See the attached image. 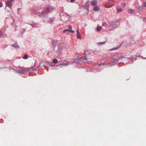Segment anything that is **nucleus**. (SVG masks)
I'll return each mask as SVG.
<instances>
[{
    "label": "nucleus",
    "mask_w": 146,
    "mask_h": 146,
    "mask_svg": "<svg viewBox=\"0 0 146 146\" xmlns=\"http://www.w3.org/2000/svg\"><path fill=\"white\" fill-rule=\"evenodd\" d=\"M54 10V8L51 6H48L47 7L46 10H44L42 13H41V14L46 15L48 13Z\"/></svg>",
    "instance_id": "nucleus-1"
},
{
    "label": "nucleus",
    "mask_w": 146,
    "mask_h": 146,
    "mask_svg": "<svg viewBox=\"0 0 146 146\" xmlns=\"http://www.w3.org/2000/svg\"><path fill=\"white\" fill-rule=\"evenodd\" d=\"M42 11L41 12H40L38 10H36L35 11L34 13L35 14L38 15L39 16H42L44 15H42V14H41V13H42Z\"/></svg>",
    "instance_id": "nucleus-2"
},
{
    "label": "nucleus",
    "mask_w": 146,
    "mask_h": 146,
    "mask_svg": "<svg viewBox=\"0 0 146 146\" xmlns=\"http://www.w3.org/2000/svg\"><path fill=\"white\" fill-rule=\"evenodd\" d=\"M97 4V2L95 1H92L91 2V5L93 6H95Z\"/></svg>",
    "instance_id": "nucleus-3"
},
{
    "label": "nucleus",
    "mask_w": 146,
    "mask_h": 146,
    "mask_svg": "<svg viewBox=\"0 0 146 146\" xmlns=\"http://www.w3.org/2000/svg\"><path fill=\"white\" fill-rule=\"evenodd\" d=\"M128 12L130 13H136V12L135 10L132 9H129L128 10Z\"/></svg>",
    "instance_id": "nucleus-4"
},
{
    "label": "nucleus",
    "mask_w": 146,
    "mask_h": 146,
    "mask_svg": "<svg viewBox=\"0 0 146 146\" xmlns=\"http://www.w3.org/2000/svg\"><path fill=\"white\" fill-rule=\"evenodd\" d=\"M99 9L98 6H96L94 7L93 9L94 11H98L99 10Z\"/></svg>",
    "instance_id": "nucleus-5"
},
{
    "label": "nucleus",
    "mask_w": 146,
    "mask_h": 146,
    "mask_svg": "<svg viewBox=\"0 0 146 146\" xmlns=\"http://www.w3.org/2000/svg\"><path fill=\"white\" fill-rule=\"evenodd\" d=\"M7 6H8L9 7H11L12 4L11 3H10V2H7L6 3Z\"/></svg>",
    "instance_id": "nucleus-6"
},
{
    "label": "nucleus",
    "mask_w": 146,
    "mask_h": 146,
    "mask_svg": "<svg viewBox=\"0 0 146 146\" xmlns=\"http://www.w3.org/2000/svg\"><path fill=\"white\" fill-rule=\"evenodd\" d=\"M52 62L53 63L56 64L57 63L58 60L56 59H54L53 60Z\"/></svg>",
    "instance_id": "nucleus-7"
},
{
    "label": "nucleus",
    "mask_w": 146,
    "mask_h": 146,
    "mask_svg": "<svg viewBox=\"0 0 146 146\" xmlns=\"http://www.w3.org/2000/svg\"><path fill=\"white\" fill-rule=\"evenodd\" d=\"M28 58V56L27 54H25L23 56V58L24 59H27Z\"/></svg>",
    "instance_id": "nucleus-8"
},
{
    "label": "nucleus",
    "mask_w": 146,
    "mask_h": 146,
    "mask_svg": "<svg viewBox=\"0 0 146 146\" xmlns=\"http://www.w3.org/2000/svg\"><path fill=\"white\" fill-rule=\"evenodd\" d=\"M68 65V64L67 62H66L65 63H62L61 64H60V65H62V66H65V65L67 66Z\"/></svg>",
    "instance_id": "nucleus-9"
},
{
    "label": "nucleus",
    "mask_w": 146,
    "mask_h": 146,
    "mask_svg": "<svg viewBox=\"0 0 146 146\" xmlns=\"http://www.w3.org/2000/svg\"><path fill=\"white\" fill-rule=\"evenodd\" d=\"M102 29V27H99L97 28V30L98 31H101Z\"/></svg>",
    "instance_id": "nucleus-10"
},
{
    "label": "nucleus",
    "mask_w": 146,
    "mask_h": 146,
    "mask_svg": "<svg viewBox=\"0 0 146 146\" xmlns=\"http://www.w3.org/2000/svg\"><path fill=\"white\" fill-rule=\"evenodd\" d=\"M77 37L80 39L81 38V37L80 33L77 34Z\"/></svg>",
    "instance_id": "nucleus-11"
},
{
    "label": "nucleus",
    "mask_w": 146,
    "mask_h": 146,
    "mask_svg": "<svg viewBox=\"0 0 146 146\" xmlns=\"http://www.w3.org/2000/svg\"><path fill=\"white\" fill-rule=\"evenodd\" d=\"M117 11L118 13L121 12L122 11V10L121 9H117Z\"/></svg>",
    "instance_id": "nucleus-12"
},
{
    "label": "nucleus",
    "mask_w": 146,
    "mask_h": 146,
    "mask_svg": "<svg viewBox=\"0 0 146 146\" xmlns=\"http://www.w3.org/2000/svg\"><path fill=\"white\" fill-rule=\"evenodd\" d=\"M83 59L86 60L85 61H84L85 62H86L88 61L87 59L86 56V55H85L84 56V58H83Z\"/></svg>",
    "instance_id": "nucleus-13"
},
{
    "label": "nucleus",
    "mask_w": 146,
    "mask_h": 146,
    "mask_svg": "<svg viewBox=\"0 0 146 146\" xmlns=\"http://www.w3.org/2000/svg\"><path fill=\"white\" fill-rule=\"evenodd\" d=\"M13 46L15 47H18V46L17 44H15L13 45Z\"/></svg>",
    "instance_id": "nucleus-14"
},
{
    "label": "nucleus",
    "mask_w": 146,
    "mask_h": 146,
    "mask_svg": "<svg viewBox=\"0 0 146 146\" xmlns=\"http://www.w3.org/2000/svg\"><path fill=\"white\" fill-rule=\"evenodd\" d=\"M68 31L71 33H74V31L72 30L69 29Z\"/></svg>",
    "instance_id": "nucleus-15"
},
{
    "label": "nucleus",
    "mask_w": 146,
    "mask_h": 146,
    "mask_svg": "<svg viewBox=\"0 0 146 146\" xmlns=\"http://www.w3.org/2000/svg\"><path fill=\"white\" fill-rule=\"evenodd\" d=\"M68 27L69 29H72V26L71 25H69L68 26Z\"/></svg>",
    "instance_id": "nucleus-16"
},
{
    "label": "nucleus",
    "mask_w": 146,
    "mask_h": 146,
    "mask_svg": "<svg viewBox=\"0 0 146 146\" xmlns=\"http://www.w3.org/2000/svg\"><path fill=\"white\" fill-rule=\"evenodd\" d=\"M69 29H66L63 31V33H65L67 31H68Z\"/></svg>",
    "instance_id": "nucleus-17"
},
{
    "label": "nucleus",
    "mask_w": 146,
    "mask_h": 146,
    "mask_svg": "<svg viewBox=\"0 0 146 146\" xmlns=\"http://www.w3.org/2000/svg\"><path fill=\"white\" fill-rule=\"evenodd\" d=\"M106 25V23H104L102 24V26H105Z\"/></svg>",
    "instance_id": "nucleus-18"
},
{
    "label": "nucleus",
    "mask_w": 146,
    "mask_h": 146,
    "mask_svg": "<svg viewBox=\"0 0 146 146\" xmlns=\"http://www.w3.org/2000/svg\"><path fill=\"white\" fill-rule=\"evenodd\" d=\"M143 5L144 6L146 7V1L143 4Z\"/></svg>",
    "instance_id": "nucleus-19"
},
{
    "label": "nucleus",
    "mask_w": 146,
    "mask_h": 146,
    "mask_svg": "<svg viewBox=\"0 0 146 146\" xmlns=\"http://www.w3.org/2000/svg\"><path fill=\"white\" fill-rule=\"evenodd\" d=\"M77 34L80 33H79V30H77Z\"/></svg>",
    "instance_id": "nucleus-20"
},
{
    "label": "nucleus",
    "mask_w": 146,
    "mask_h": 146,
    "mask_svg": "<svg viewBox=\"0 0 146 146\" xmlns=\"http://www.w3.org/2000/svg\"><path fill=\"white\" fill-rule=\"evenodd\" d=\"M9 2H11L13 1V0H8Z\"/></svg>",
    "instance_id": "nucleus-21"
},
{
    "label": "nucleus",
    "mask_w": 146,
    "mask_h": 146,
    "mask_svg": "<svg viewBox=\"0 0 146 146\" xmlns=\"http://www.w3.org/2000/svg\"><path fill=\"white\" fill-rule=\"evenodd\" d=\"M75 0H70V1L71 2H73V1H75Z\"/></svg>",
    "instance_id": "nucleus-22"
},
{
    "label": "nucleus",
    "mask_w": 146,
    "mask_h": 146,
    "mask_svg": "<svg viewBox=\"0 0 146 146\" xmlns=\"http://www.w3.org/2000/svg\"><path fill=\"white\" fill-rule=\"evenodd\" d=\"M111 7V6H110L109 7H107V6H105V7L106 8H109V7Z\"/></svg>",
    "instance_id": "nucleus-23"
},
{
    "label": "nucleus",
    "mask_w": 146,
    "mask_h": 146,
    "mask_svg": "<svg viewBox=\"0 0 146 146\" xmlns=\"http://www.w3.org/2000/svg\"><path fill=\"white\" fill-rule=\"evenodd\" d=\"M111 7V6H110L109 7H107V6H105V7L106 8H109V7Z\"/></svg>",
    "instance_id": "nucleus-24"
},
{
    "label": "nucleus",
    "mask_w": 146,
    "mask_h": 146,
    "mask_svg": "<svg viewBox=\"0 0 146 146\" xmlns=\"http://www.w3.org/2000/svg\"><path fill=\"white\" fill-rule=\"evenodd\" d=\"M100 43H101V44H103V43H105V42H100Z\"/></svg>",
    "instance_id": "nucleus-25"
},
{
    "label": "nucleus",
    "mask_w": 146,
    "mask_h": 146,
    "mask_svg": "<svg viewBox=\"0 0 146 146\" xmlns=\"http://www.w3.org/2000/svg\"><path fill=\"white\" fill-rule=\"evenodd\" d=\"M109 1H114V0H109Z\"/></svg>",
    "instance_id": "nucleus-26"
},
{
    "label": "nucleus",
    "mask_w": 146,
    "mask_h": 146,
    "mask_svg": "<svg viewBox=\"0 0 146 146\" xmlns=\"http://www.w3.org/2000/svg\"><path fill=\"white\" fill-rule=\"evenodd\" d=\"M0 5H1V7L2 6V4L1 3Z\"/></svg>",
    "instance_id": "nucleus-27"
},
{
    "label": "nucleus",
    "mask_w": 146,
    "mask_h": 146,
    "mask_svg": "<svg viewBox=\"0 0 146 146\" xmlns=\"http://www.w3.org/2000/svg\"><path fill=\"white\" fill-rule=\"evenodd\" d=\"M123 5H124V6H125V3H123Z\"/></svg>",
    "instance_id": "nucleus-28"
},
{
    "label": "nucleus",
    "mask_w": 146,
    "mask_h": 146,
    "mask_svg": "<svg viewBox=\"0 0 146 146\" xmlns=\"http://www.w3.org/2000/svg\"><path fill=\"white\" fill-rule=\"evenodd\" d=\"M0 34H1V35H2V33H1V32Z\"/></svg>",
    "instance_id": "nucleus-29"
},
{
    "label": "nucleus",
    "mask_w": 146,
    "mask_h": 146,
    "mask_svg": "<svg viewBox=\"0 0 146 146\" xmlns=\"http://www.w3.org/2000/svg\"><path fill=\"white\" fill-rule=\"evenodd\" d=\"M53 21V19H52V20L51 21L52 22Z\"/></svg>",
    "instance_id": "nucleus-30"
},
{
    "label": "nucleus",
    "mask_w": 146,
    "mask_h": 146,
    "mask_svg": "<svg viewBox=\"0 0 146 146\" xmlns=\"http://www.w3.org/2000/svg\"><path fill=\"white\" fill-rule=\"evenodd\" d=\"M48 54H49L48 53L47 54H48V55H49Z\"/></svg>",
    "instance_id": "nucleus-31"
}]
</instances>
